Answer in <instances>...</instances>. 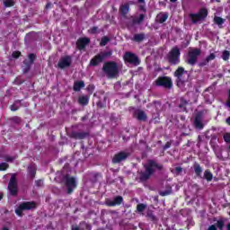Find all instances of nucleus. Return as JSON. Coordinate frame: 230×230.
Masks as SVG:
<instances>
[{
  "mask_svg": "<svg viewBox=\"0 0 230 230\" xmlns=\"http://www.w3.org/2000/svg\"><path fill=\"white\" fill-rule=\"evenodd\" d=\"M145 171H141L139 173V179L141 182H146L155 173V172H163L164 166L162 164L157 163V161L149 159L144 164Z\"/></svg>",
  "mask_w": 230,
  "mask_h": 230,
  "instance_id": "f257e3e1",
  "label": "nucleus"
},
{
  "mask_svg": "<svg viewBox=\"0 0 230 230\" xmlns=\"http://www.w3.org/2000/svg\"><path fill=\"white\" fill-rule=\"evenodd\" d=\"M173 76L176 82L177 87H184L187 82L190 80V75H188V71L184 69L182 66H179L173 74Z\"/></svg>",
  "mask_w": 230,
  "mask_h": 230,
  "instance_id": "f03ea898",
  "label": "nucleus"
},
{
  "mask_svg": "<svg viewBox=\"0 0 230 230\" xmlns=\"http://www.w3.org/2000/svg\"><path fill=\"white\" fill-rule=\"evenodd\" d=\"M102 71L108 78H116L119 75V68L115 61L105 62L102 66Z\"/></svg>",
  "mask_w": 230,
  "mask_h": 230,
  "instance_id": "7ed1b4c3",
  "label": "nucleus"
},
{
  "mask_svg": "<svg viewBox=\"0 0 230 230\" xmlns=\"http://www.w3.org/2000/svg\"><path fill=\"white\" fill-rule=\"evenodd\" d=\"M112 57V52L111 50L109 51H102L95 55L89 63L90 67H97V66H100L102 62L104 60H107V58H111Z\"/></svg>",
  "mask_w": 230,
  "mask_h": 230,
  "instance_id": "20e7f679",
  "label": "nucleus"
},
{
  "mask_svg": "<svg viewBox=\"0 0 230 230\" xmlns=\"http://www.w3.org/2000/svg\"><path fill=\"white\" fill-rule=\"evenodd\" d=\"M167 62L171 66H179L181 64V49L174 47L167 54Z\"/></svg>",
  "mask_w": 230,
  "mask_h": 230,
  "instance_id": "39448f33",
  "label": "nucleus"
},
{
  "mask_svg": "<svg viewBox=\"0 0 230 230\" xmlns=\"http://www.w3.org/2000/svg\"><path fill=\"white\" fill-rule=\"evenodd\" d=\"M62 182L66 186V193L71 195L76 190L78 184L76 183V179L69 174H66L62 178Z\"/></svg>",
  "mask_w": 230,
  "mask_h": 230,
  "instance_id": "423d86ee",
  "label": "nucleus"
},
{
  "mask_svg": "<svg viewBox=\"0 0 230 230\" xmlns=\"http://www.w3.org/2000/svg\"><path fill=\"white\" fill-rule=\"evenodd\" d=\"M31 209H37V202L23 201L15 209V213L18 217H22V211H31Z\"/></svg>",
  "mask_w": 230,
  "mask_h": 230,
  "instance_id": "0eeeda50",
  "label": "nucleus"
},
{
  "mask_svg": "<svg viewBox=\"0 0 230 230\" xmlns=\"http://www.w3.org/2000/svg\"><path fill=\"white\" fill-rule=\"evenodd\" d=\"M7 189L9 190L10 195H12V197H17V194L19 193V185L17 183L16 173H13L11 175Z\"/></svg>",
  "mask_w": 230,
  "mask_h": 230,
  "instance_id": "6e6552de",
  "label": "nucleus"
},
{
  "mask_svg": "<svg viewBox=\"0 0 230 230\" xmlns=\"http://www.w3.org/2000/svg\"><path fill=\"white\" fill-rule=\"evenodd\" d=\"M201 53L202 50H200V49H193L192 50H190L187 54L188 58L185 61L186 64H188L189 66H195Z\"/></svg>",
  "mask_w": 230,
  "mask_h": 230,
  "instance_id": "1a4fd4ad",
  "label": "nucleus"
},
{
  "mask_svg": "<svg viewBox=\"0 0 230 230\" xmlns=\"http://www.w3.org/2000/svg\"><path fill=\"white\" fill-rule=\"evenodd\" d=\"M155 84L156 87H164V89H172L173 87V82L170 76H159Z\"/></svg>",
  "mask_w": 230,
  "mask_h": 230,
  "instance_id": "9d476101",
  "label": "nucleus"
},
{
  "mask_svg": "<svg viewBox=\"0 0 230 230\" xmlns=\"http://www.w3.org/2000/svg\"><path fill=\"white\" fill-rule=\"evenodd\" d=\"M123 58L126 64H130L131 66H139V64H141V59H139V56L130 51L126 52L123 56Z\"/></svg>",
  "mask_w": 230,
  "mask_h": 230,
  "instance_id": "9b49d317",
  "label": "nucleus"
},
{
  "mask_svg": "<svg viewBox=\"0 0 230 230\" xmlns=\"http://www.w3.org/2000/svg\"><path fill=\"white\" fill-rule=\"evenodd\" d=\"M189 17L193 24H197V22L204 21L208 17V9L201 8L197 13H190Z\"/></svg>",
  "mask_w": 230,
  "mask_h": 230,
  "instance_id": "f8f14e48",
  "label": "nucleus"
},
{
  "mask_svg": "<svg viewBox=\"0 0 230 230\" xmlns=\"http://www.w3.org/2000/svg\"><path fill=\"white\" fill-rule=\"evenodd\" d=\"M202 119H204V111H199L196 113L194 118L195 128H199V130L204 128V123H202Z\"/></svg>",
  "mask_w": 230,
  "mask_h": 230,
  "instance_id": "ddd939ff",
  "label": "nucleus"
},
{
  "mask_svg": "<svg viewBox=\"0 0 230 230\" xmlns=\"http://www.w3.org/2000/svg\"><path fill=\"white\" fill-rule=\"evenodd\" d=\"M71 64H73L71 56H65L59 59L58 67H59V69H66V67H71Z\"/></svg>",
  "mask_w": 230,
  "mask_h": 230,
  "instance_id": "4468645a",
  "label": "nucleus"
},
{
  "mask_svg": "<svg viewBox=\"0 0 230 230\" xmlns=\"http://www.w3.org/2000/svg\"><path fill=\"white\" fill-rule=\"evenodd\" d=\"M28 58L29 61L28 59L23 60V64L25 66L23 68L24 73H28L31 69L32 64H35V58H37V55L30 53L28 55Z\"/></svg>",
  "mask_w": 230,
  "mask_h": 230,
  "instance_id": "2eb2a0df",
  "label": "nucleus"
},
{
  "mask_svg": "<svg viewBox=\"0 0 230 230\" xmlns=\"http://www.w3.org/2000/svg\"><path fill=\"white\" fill-rule=\"evenodd\" d=\"M128 155H130V154L124 151L117 153L116 155H114L112 158L113 164H118L122 161H127V159L128 158Z\"/></svg>",
  "mask_w": 230,
  "mask_h": 230,
  "instance_id": "dca6fc26",
  "label": "nucleus"
},
{
  "mask_svg": "<svg viewBox=\"0 0 230 230\" xmlns=\"http://www.w3.org/2000/svg\"><path fill=\"white\" fill-rule=\"evenodd\" d=\"M123 204V198L121 196H115L113 199L106 200V206L109 208H115V206H121Z\"/></svg>",
  "mask_w": 230,
  "mask_h": 230,
  "instance_id": "f3484780",
  "label": "nucleus"
},
{
  "mask_svg": "<svg viewBox=\"0 0 230 230\" xmlns=\"http://www.w3.org/2000/svg\"><path fill=\"white\" fill-rule=\"evenodd\" d=\"M89 44H91V39L88 37L79 38L76 41V48L79 50L85 49Z\"/></svg>",
  "mask_w": 230,
  "mask_h": 230,
  "instance_id": "a211bd4d",
  "label": "nucleus"
},
{
  "mask_svg": "<svg viewBox=\"0 0 230 230\" xmlns=\"http://www.w3.org/2000/svg\"><path fill=\"white\" fill-rule=\"evenodd\" d=\"M72 139H85V137H89V132L82 131H73L70 135Z\"/></svg>",
  "mask_w": 230,
  "mask_h": 230,
  "instance_id": "6ab92c4d",
  "label": "nucleus"
},
{
  "mask_svg": "<svg viewBox=\"0 0 230 230\" xmlns=\"http://www.w3.org/2000/svg\"><path fill=\"white\" fill-rule=\"evenodd\" d=\"M145 39H146V34H145V32H140V33L134 34L133 37L131 38V40L133 42H137L139 44L143 42Z\"/></svg>",
  "mask_w": 230,
  "mask_h": 230,
  "instance_id": "aec40b11",
  "label": "nucleus"
},
{
  "mask_svg": "<svg viewBox=\"0 0 230 230\" xmlns=\"http://www.w3.org/2000/svg\"><path fill=\"white\" fill-rule=\"evenodd\" d=\"M217 227H218L219 230H223L224 227H226V222L222 219H219L217 222V226L211 225L207 230H217Z\"/></svg>",
  "mask_w": 230,
  "mask_h": 230,
  "instance_id": "412c9836",
  "label": "nucleus"
},
{
  "mask_svg": "<svg viewBox=\"0 0 230 230\" xmlns=\"http://www.w3.org/2000/svg\"><path fill=\"white\" fill-rule=\"evenodd\" d=\"M119 12L122 17L126 18L128 14V12H130V4H124L119 6Z\"/></svg>",
  "mask_w": 230,
  "mask_h": 230,
  "instance_id": "4be33fe9",
  "label": "nucleus"
},
{
  "mask_svg": "<svg viewBox=\"0 0 230 230\" xmlns=\"http://www.w3.org/2000/svg\"><path fill=\"white\" fill-rule=\"evenodd\" d=\"M168 21V13H160L156 16V22L159 24H164V22H166Z\"/></svg>",
  "mask_w": 230,
  "mask_h": 230,
  "instance_id": "5701e85b",
  "label": "nucleus"
},
{
  "mask_svg": "<svg viewBox=\"0 0 230 230\" xmlns=\"http://www.w3.org/2000/svg\"><path fill=\"white\" fill-rule=\"evenodd\" d=\"M188 101L184 97L180 98V103L178 108L181 112H186L188 111Z\"/></svg>",
  "mask_w": 230,
  "mask_h": 230,
  "instance_id": "b1692460",
  "label": "nucleus"
},
{
  "mask_svg": "<svg viewBox=\"0 0 230 230\" xmlns=\"http://www.w3.org/2000/svg\"><path fill=\"white\" fill-rule=\"evenodd\" d=\"M84 87H85V83L84 82V80L75 81L74 83L73 89L75 93H79V91H82V89H84Z\"/></svg>",
  "mask_w": 230,
  "mask_h": 230,
  "instance_id": "393cba45",
  "label": "nucleus"
},
{
  "mask_svg": "<svg viewBox=\"0 0 230 230\" xmlns=\"http://www.w3.org/2000/svg\"><path fill=\"white\" fill-rule=\"evenodd\" d=\"M145 17H146V15L143 13L139 14V17L131 16L132 24H142L143 21H145Z\"/></svg>",
  "mask_w": 230,
  "mask_h": 230,
  "instance_id": "a878e982",
  "label": "nucleus"
},
{
  "mask_svg": "<svg viewBox=\"0 0 230 230\" xmlns=\"http://www.w3.org/2000/svg\"><path fill=\"white\" fill-rule=\"evenodd\" d=\"M27 171L31 179H35V175H37V167L35 165H29Z\"/></svg>",
  "mask_w": 230,
  "mask_h": 230,
  "instance_id": "bb28decb",
  "label": "nucleus"
},
{
  "mask_svg": "<svg viewBox=\"0 0 230 230\" xmlns=\"http://www.w3.org/2000/svg\"><path fill=\"white\" fill-rule=\"evenodd\" d=\"M214 24H217V26H218V28H223V24L224 22H226V19L220 17V16H215L214 17Z\"/></svg>",
  "mask_w": 230,
  "mask_h": 230,
  "instance_id": "cd10ccee",
  "label": "nucleus"
},
{
  "mask_svg": "<svg viewBox=\"0 0 230 230\" xmlns=\"http://www.w3.org/2000/svg\"><path fill=\"white\" fill-rule=\"evenodd\" d=\"M193 168L197 177H202V167L200 166V164L194 163Z\"/></svg>",
  "mask_w": 230,
  "mask_h": 230,
  "instance_id": "c85d7f7f",
  "label": "nucleus"
},
{
  "mask_svg": "<svg viewBox=\"0 0 230 230\" xmlns=\"http://www.w3.org/2000/svg\"><path fill=\"white\" fill-rule=\"evenodd\" d=\"M78 103L83 106L89 105V96L87 95L80 96L78 98Z\"/></svg>",
  "mask_w": 230,
  "mask_h": 230,
  "instance_id": "c756f323",
  "label": "nucleus"
},
{
  "mask_svg": "<svg viewBox=\"0 0 230 230\" xmlns=\"http://www.w3.org/2000/svg\"><path fill=\"white\" fill-rule=\"evenodd\" d=\"M203 179H206L208 182H211V181H213V173L211 172V171H209V169H207L204 172Z\"/></svg>",
  "mask_w": 230,
  "mask_h": 230,
  "instance_id": "7c9ffc66",
  "label": "nucleus"
},
{
  "mask_svg": "<svg viewBox=\"0 0 230 230\" xmlns=\"http://www.w3.org/2000/svg\"><path fill=\"white\" fill-rule=\"evenodd\" d=\"M146 113H145V111H139L137 113V119H138V121H146Z\"/></svg>",
  "mask_w": 230,
  "mask_h": 230,
  "instance_id": "2f4dec72",
  "label": "nucleus"
},
{
  "mask_svg": "<svg viewBox=\"0 0 230 230\" xmlns=\"http://www.w3.org/2000/svg\"><path fill=\"white\" fill-rule=\"evenodd\" d=\"M137 3H140V4L138 5V10L140 12H144V13H146V3L145 2V0H137Z\"/></svg>",
  "mask_w": 230,
  "mask_h": 230,
  "instance_id": "473e14b6",
  "label": "nucleus"
},
{
  "mask_svg": "<svg viewBox=\"0 0 230 230\" xmlns=\"http://www.w3.org/2000/svg\"><path fill=\"white\" fill-rule=\"evenodd\" d=\"M167 190L164 191H159L160 197H168V195H172V187H166Z\"/></svg>",
  "mask_w": 230,
  "mask_h": 230,
  "instance_id": "72a5a7b5",
  "label": "nucleus"
},
{
  "mask_svg": "<svg viewBox=\"0 0 230 230\" xmlns=\"http://www.w3.org/2000/svg\"><path fill=\"white\" fill-rule=\"evenodd\" d=\"M4 6L5 8H12V6H15V1H13V0H5V1H4Z\"/></svg>",
  "mask_w": 230,
  "mask_h": 230,
  "instance_id": "f704fd0d",
  "label": "nucleus"
},
{
  "mask_svg": "<svg viewBox=\"0 0 230 230\" xmlns=\"http://www.w3.org/2000/svg\"><path fill=\"white\" fill-rule=\"evenodd\" d=\"M221 58L225 60V62H227L230 58V52L229 50H224L221 56Z\"/></svg>",
  "mask_w": 230,
  "mask_h": 230,
  "instance_id": "c9c22d12",
  "label": "nucleus"
},
{
  "mask_svg": "<svg viewBox=\"0 0 230 230\" xmlns=\"http://www.w3.org/2000/svg\"><path fill=\"white\" fill-rule=\"evenodd\" d=\"M111 42V39L107 36H103L101 40L100 46L103 47Z\"/></svg>",
  "mask_w": 230,
  "mask_h": 230,
  "instance_id": "e433bc0d",
  "label": "nucleus"
},
{
  "mask_svg": "<svg viewBox=\"0 0 230 230\" xmlns=\"http://www.w3.org/2000/svg\"><path fill=\"white\" fill-rule=\"evenodd\" d=\"M145 209H146V205H145L143 203H139L137 205V210L138 211V213H143V211H145Z\"/></svg>",
  "mask_w": 230,
  "mask_h": 230,
  "instance_id": "4c0bfd02",
  "label": "nucleus"
},
{
  "mask_svg": "<svg viewBox=\"0 0 230 230\" xmlns=\"http://www.w3.org/2000/svg\"><path fill=\"white\" fill-rule=\"evenodd\" d=\"M8 168H10V164H8L7 163L0 164V172H6V170H8Z\"/></svg>",
  "mask_w": 230,
  "mask_h": 230,
  "instance_id": "58836bf2",
  "label": "nucleus"
},
{
  "mask_svg": "<svg viewBox=\"0 0 230 230\" xmlns=\"http://www.w3.org/2000/svg\"><path fill=\"white\" fill-rule=\"evenodd\" d=\"M147 218H149L151 222H157V217H155V215H154L152 212L147 213Z\"/></svg>",
  "mask_w": 230,
  "mask_h": 230,
  "instance_id": "ea45409f",
  "label": "nucleus"
},
{
  "mask_svg": "<svg viewBox=\"0 0 230 230\" xmlns=\"http://www.w3.org/2000/svg\"><path fill=\"white\" fill-rule=\"evenodd\" d=\"M35 186H37V188H44V180L40 179L35 181Z\"/></svg>",
  "mask_w": 230,
  "mask_h": 230,
  "instance_id": "a19ab883",
  "label": "nucleus"
},
{
  "mask_svg": "<svg viewBox=\"0 0 230 230\" xmlns=\"http://www.w3.org/2000/svg\"><path fill=\"white\" fill-rule=\"evenodd\" d=\"M223 139L225 141V143L229 144L230 143V133L226 132L223 135Z\"/></svg>",
  "mask_w": 230,
  "mask_h": 230,
  "instance_id": "79ce46f5",
  "label": "nucleus"
},
{
  "mask_svg": "<svg viewBox=\"0 0 230 230\" xmlns=\"http://www.w3.org/2000/svg\"><path fill=\"white\" fill-rule=\"evenodd\" d=\"M206 58L207 62H211V60H215V58H217V55H215V53H210Z\"/></svg>",
  "mask_w": 230,
  "mask_h": 230,
  "instance_id": "37998d69",
  "label": "nucleus"
},
{
  "mask_svg": "<svg viewBox=\"0 0 230 230\" xmlns=\"http://www.w3.org/2000/svg\"><path fill=\"white\" fill-rule=\"evenodd\" d=\"M12 121H13V123H22V119H21V117H13L12 118Z\"/></svg>",
  "mask_w": 230,
  "mask_h": 230,
  "instance_id": "c03bdc74",
  "label": "nucleus"
},
{
  "mask_svg": "<svg viewBox=\"0 0 230 230\" xmlns=\"http://www.w3.org/2000/svg\"><path fill=\"white\" fill-rule=\"evenodd\" d=\"M14 85H21L22 84H24V81H21V79L19 77H16L13 81Z\"/></svg>",
  "mask_w": 230,
  "mask_h": 230,
  "instance_id": "a18cd8bd",
  "label": "nucleus"
},
{
  "mask_svg": "<svg viewBox=\"0 0 230 230\" xmlns=\"http://www.w3.org/2000/svg\"><path fill=\"white\" fill-rule=\"evenodd\" d=\"M12 57L13 58H19V57H21V51L19 50L13 51L12 54Z\"/></svg>",
  "mask_w": 230,
  "mask_h": 230,
  "instance_id": "49530a36",
  "label": "nucleus"
},
{
  "mask_svg": "<svg viewBox=\"0 0 230 230\" xmlns=\"http://www.w3.org/2000/svg\"><path fill=\"white\" fill-rule=\"evenodd\" d=\"M208 64H209V61H208V59H205V60L199 62V66L204 67L205 66H208Z\"/></svg>",
  "mask_w": 230,
  "mask_h": 230,
  "instance_id": "de8ad7c7",
  "label": "nucleus"
},
{
  "mask_svg": "<svg viewBox=\"0 0 230 230\" xmlns=\"http://www.w3.org/2000/svg\"><path fill=\"white\" fill-rule=\"evenodd\" d=\"M90 33H92L93 35L98 33V27L93 26L90 29Z\"/></svg>",
  "mask_w": 230,
  "mask_h": 230,
  "instance_id": "09e8293b",
  "label": "nucleus"
},
{
  "mask_svg": "<svg viewBox=\"0 0 230 230\" xmlns=\"http://www.w3.org/2000/svg\"><path fill=\"white\" fill-rule=\"evenodd\" d=\"M10 110L13 111V112H15V111H19V106L15 105V103L12 104L10 106Z\"/></svg>",
  "mask_w": 230,
  "mask_h": 230,
  "instance_id": "8fccbe9b",
  "label": "nucleus"
},
{
  "mask_svg": "<svg viewBox=\"0 0 230 230\" xmlns=\"http://www.w3.org/2000/svg\"><path fill=\"white\" fill-rule=\"evenodd\" d=\"M172 146V142H166L165 145L164 146V150H168Z\"/></svg>",
  "mask_w": 230,
  "mask_h": 230,
  "instance_id": "3c124183",
  "label": "nucleus"
},
{
  "mask_svg": "<svg viewBox=\"0 0 230 230\" xmlns=\"http://www.w3.org/2000/svg\"><path fill=\"white\" fill-rule=\"evenodd\" d=\"M52 6H53V4H51V2H49V3L46 4L45 9L49 10V8H52Z\"/></svg>",
  "mask_w": 230,
  "mask_h": 230,
  "instance_id": "603ef678",
  "label": "nucleus"
},
{
  "mask_svg": "<svg viewBox=\"0 0 230 230\" xmlns=\"http://www.w3.org/2000/svg\"><path fill=\"white\" fill-rule=\"evenodd\" d=\"M97 107L99 109H103L105 107V105H103V103L101 101H99V102H97Z\"/></svg>",
  "mask_w": 230,
  "mask_h": 230,
  "instance_id": "864d4df0",
  "label": "nucleus"
},
{
  "mask_svg": "<svg viewBox=\"0 0 230 230\" xmlns=\"http://www.w3.org/2000/svg\"><path fill=\"white\" fill-rule=\"evenodd\" d=\"M175 172H176V173L182 172V167H181V166L175 167Z\"/></svg>",
  "mask_w": 230,
  "mask_h": 230,
  "instance_id": "5fc2aeb1",
  "label": "nucleus"
},
{
  "mask_svg": "<svg viewBox=\"0 0 230 230\" xmlns=\"http://www.w3.org/2000/svg\"><path fill=\"white\" fill-rule=\"evenodd\" d=\"M87 89L93 93V91H94V84H89Z\"/></svg>",
  "mask_w": 230,
  "mask_h": 230,
  "instance_id": "6e6d98bb",
  "label": "nucleus"
},
{
  "mask_svg": "<svg viewBox=\"0 0 230 230\" xmlns=\"http://www.w3.org/2000/svg\"><path fill=\"white\" fill-rule=\"evenodd\" d=\"M226 105H227V107H229V109H230V89L228 90V100H227V102H226Z\"/></svg>",
  "mask_w": 230,
  "mask_h": 230,
  "instance_id": "4d7b16f0",
  "label": "nucleus"
},
{
  "mask_svg": "<svg viewBox=\"0 0 230 230\" xmlns=\"http://www.w3.org/2000/svg\"><path fill=\"white\" fill-rule=\"evenodd\" d=\"M5 161H7V163H12V161H13V158L12 157H6Z\"/></svg>",
  "mask_w": 230,
  "mask_h": 230,
  "instance_id": "13d9d810",
  "label": "nucleus"
},
{
  "mask_svg": "<svg viewBox=\"0 0 230 230\" xmlns=\"http://www.w3.org/2000/svg\"><path fill=\"white\" fill-rule=\"evenodd\" d=\"M72 230H80V227L77 226H72Z\"/></svg>",
  "mask_w": 230,
  "mask_h": 230,
  "instance_id": "bf43d9fd",
  "label": "nucleus"
},
{
  "mask_svg": "<svg viewBox=\"0 0 230 230\" xmlns=\"http://www.w3.org/2000/svg\"><path fill=\"white\" fill-rule=\"evenodd\" d=\"M87 119V116H84L81 118V121H85Z\"/></svg>",
  "mask_w": 230,
  "mask_h": 230,
  "instance_id": "052dcab7",
  "label": "nucleus"
},
{
  "mask_svg": "<svg viewBox=\"0 0 230 230\" xmlns=\"http://www.w3.org/2000/svg\"><path fill=\"white\" fill-rule=\"evenodd\" d=\"M226 122L227 123V125H230V116L226 119Z\"/></svg>",
  "mask_w": 230,
  "mask_h": 230,
  "instance_id": "680f3d73",
  "label": "nucleus"
},
{
  "mask_svg": "<svg viewBox=\"0 0 230 230\" xmlns=\"http://www.w3.org/2000/svg\"><path fill=\"white\" fill-rule=\"evenodd\" d=\"M226 229H227V230H230V223H228V224L226 225Z\"/></svg>",
  "mask_w": 230,
  "mask_h": 230,
  "instance_id": "e2e57ef3",
  "label": "nucleus"
},
{
  "mask_svg": "<svg viewBox=\"0 0 230 230\" xmlns=\"http://www.w3.org/2000/svg\"><path fill=\"white\" fill-rule=\"evenodd\" d=\"M3 197H4L3 193L0 192V200H3Z\"/></svg>",
  "mask_w": 230,
  "mask_h": 230,
  "instance_id": "0e129e2a",
  "label": "nucleus"
},
{
  "mask_svg": "<svg viewBox=\"0 0 230 230\" xmlns=\"http://www.w3.org/2000/svg\"><path fill=\"white\" fill-rule=\"evenodd\" d=\"M2 230H10L8 227L4 226L2 228Z\"/></svg>",
  "mask_w": 230,
  "mask_h": 230,
  "instance_id": "69168bd1",
  "label": "nucleus"
},
{
  "mask_svg": "<svg viewBox=\"0 0 230 230\" xmlns=\"http://www.w3.org/2000/svg\"><path fill=\"white\" fill-rule=\"evenodd\" d=\"M171 3H177V0H170Z\"/></svg>",
  "mask_w": 230,
  "mask_h": 230,
  "instance_id": "338daca9",
  "label": "nucleus"
},
{
  "mask_svg": "<svg viewBox=\"0 0 230 230\" xmlns=\"http://www.w3.org/2000/svg\"><path fill=\"white\" fill-rule=\"evenodd\" d=\"M15 103H21V101H16Z\"/></svg>",
  "mask_w": 230,
  "mask_h": 230,
  "instance_id": "774afa93",
  "label": "nucleus"
}]
</instances>
